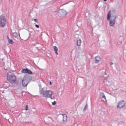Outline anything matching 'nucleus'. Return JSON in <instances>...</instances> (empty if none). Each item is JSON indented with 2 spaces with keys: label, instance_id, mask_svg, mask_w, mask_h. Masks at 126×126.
Wrapping results in <instances>:
<instances>
[{
  "label": "nucleus",
  "instance_id": "7",
  "mask_svg": "<svg viewBox=\"0 0 126 126\" xmlns=\"http://www.w3.org/2000/svg\"><path fill=\"white\" fill-rule=\"evenodd\" d=\"M22 73H28V74H33L32 71L28 69V68L23 69L22 70Z\"/></svg>",
  "mask_w": 126,
  "mask_h": 126
},
{
  "label": "nucleus",
  "instance_id": "21",
  "mask_svg": "<svg viewBox=\"0 0 126 126\" xmlns=\"http://www.w3.org/2000/svg\"><path fill=\"white\" fill-rule=\"evenodd\" d=\"M5 87H6V88H8V87H9V85H8L7 86H5Z\"/></svg>",
  "mask_w": 126,
  "mask_h": 126
},
{
  "label": "nucleus",
  "instance_id": "5",
  "mask_svg": "<svg viewBox=\"0 0 126 126\" xmlns=\"http://www.w3.org/2000/svg\"><path fill=\"white\" fill-rule=\"evenodd\" d=\"M28 78L25 76L22 80V84L24 87H26L28 85Z\"/></svg>",
  "mask_w": 126,
  "mask_h": 126
},
{
  "label": "nucleus",
  "instance_id": "6",
  "mask_svg": "<svg viewBox=\"0 0 126 126\" xmlns=\"http://www.w3.org/2000/svg\"><path fill=\"white\" fill-rule=\"evenodd\" d=\"M125 105H126V103H125V101H124V100L120 101L118 103V105L117 106V108L118 109H122V108H123V107H124L125 106Z\"/></svg>",
  "mask_w": 126,
  "mask_h": 126
},
{
  "label": "nucleus",
  "instance_id": "4",
  "mask_svg": "<svg viewBox=\"0 0 126 126\" xmlns=\"http://www.w3.org/2000/svg\"><path fill=\"white\" fill-rule=\"evenodd\" d=\"M6 21L5 20V16L4 15H1L0 16V27H3L5 26Z\"/></svg>",
  "mask_w": 126,
  "mask_h": 126
},
{
  "label": "nucleus",
  "instance_id": "25",
  "mask_svg": "<svg viewBox=\"0 0 126 126\" xmlns=\"http://www.w3.org/2000/svg\"><path fill=\"white\" fill-rule=\"evenodd\" d=\"M4 85H5H5H6V84H4Z\"/></svg>",
  "mask_w": 126,
  "mask_h": 126
},
{
  "label": "nucleus",
  "instance_id": "3",
  "mask_svg": "<svg viewBox=\"0 0 126 126\" xmlns=\"http://www.w3.org/2000/svg\"><path fill=\"white\" fill-rule=\"evenodd\" d=\"M7 80L10 83H14L16 81V76L14 73L9 72L6 74Z\"/></svg>",
  "mask_w": 126,
  "mask_h": 126
},
{
  "label": "nucleus",
  "instance_id": "23",
  "mask_svg": "<svg viewBox=\"0 0 126 126\" xmlns=\"http://www.w3.org/2000/svg\"><path fill=\"white\" fill-rule=\"evenodd\" d=\"M110 64L112 65L113 64V62L110 63Z\"/></svg>",
  "mask_w": 126,
  "mask_h": 126
},
{
  "label": "nucleus",
  "instance_id": "19",
  "mask_svg": "<svg viewBox=\"0 0 126 126\" xmlns=\"http://www.w3.org/2000/svg\"><path fill=\"white\" fill-rule=\"evenodd\" d=\"M34 21L35 22H38V20H37L36 19H35L34 20Z\"/></svg>",
  "mask_w": 126,
  "mask_h": 126
},
{
  "label": "nucleus",
  "instance_id": "16",
  "mask_svg": "<svg viewBox=\"0 0 126 126\" xmlns=\"http://www.w3.org/2000/svg\"><path fill=\"white\" fill-rule=\"evenodd\" d=\"M29 109L28 108V105L26 106V111H28Z\"/></svg>",
  "mask_w": 126,
  "mask_h": 126
},
{
  "label": "nucleus",
  "instance_id": "10",
  "mask_svg": "<svg viewBox=\"0 0 126 126\" xmlns=\"http://www.w3.org/2000/svg\"><path fill=\"white\" fill-rule=\"evenodd\" d=\"M7 40H8V42L9 44H13V43H14L13 40L12 39L9 38V37L8 36H7Z\"/></svg>",
  "mask_w": 126,
  "mask_h": 126
},
{
  "label": "nucleus",
  "instance_id": "24",
  "mask_svg": "<svg viewBox=\"0 0 126 126\" xmlns=\"http://www.w3.org/2000/svg\"><path fill=\"white\" fill-rule=\"evenodd\" d=\"M104 1H107V0H104Z\"/></svg>",
  "mask_w": 126,
  "mask_h": 126
},
{
  "label": "nucleus",
  "instance_id": "22",
  "mask_svg": "<svg viewBox=\"0 0 126 126\" xmlns=\"http://www.w3.org/2000/svg\"><path fill=\"white\" fill-rule=\"evenodd\" d=\"M50 85H52V82H51V81L50 82Z\"/></svg>",
  "mask_w": 126,
  "mask_h": 126
},
{
  "label": "nucleus",
  "instance_id": "18",
  "mask_svg": "<svg viewBox=\"0 0 126 126\" xmlns=\"http://www.w3.org/2000/svg\"><path fill=\"white\" fill-rule=\"evenodd\" d=\"M35 27H36V28H39V25H35Z\"/></svg>",
  "mask_w": 126,
  "mask_h": 126
},
{
  "label": "nucleus",
  "instance_id": "2",
  "mask_svg": "<svg viewBox=\"0 0 126 126\" xmlns=\"http://www.w3.org/2000/svg\"><path fill=\"white\" fill-rule=\"evenodd\" d=\"M39 93L40 95H42V97L45 98H51V99H53V91L51 90H44V89H42L40 91Z\"/></svg>",
  "mask_w": 126,
  "mask_h": 126
},
{
  "label": "nucleus",
  "instance_id": "15",
  "mask_svg": "<svg viewBox=\"0 0 126 126\" xmlns=\"http://www.w3.org/2000/svg\"><path fill=\"white\" fill-rule=\"evenodd\" d=\"M56 104H57V102H56L55 101L53 102H52V105L53 106H55V105H56Z\"/></svg>",
  "mask_w": 126,
  "mask_h": 126
},
{
  "label": "nucleus",
  "instance_id": "17",
  "mask_svg": "<svg viewBox=\"0 0 126 126\" xmlns=\"http://www.w3.org/2000/svg\"><path fill=\"white\" fill-rule=\"evenodd\" d=\"M63 14L64 15H66L67 14V13L65 11H63Z\"/></svg>",
  "mask_w": 126,
  "mask_h": 126
},
{
  "label": "nucleus",
  "instance_id": "9",
  "mask_svg": "<svg viewBox=\"0 0 126 126\" xmlns=\"http://www.w3.org/2000/svg\"><path fill=\"white\" fill-rule=\"evenodd\" d=\"M95 61L96 63H100V61H101V58L99 57H96L95 58Z\"/></svg>",
  "mask_w": 126,
  "mask_h": 126
},
{
  "label": "nucleus",
  "instance_id": "8",
  "mask_svg": "<svg viewBox=\"0 0 126 126\" xmlns=\"http://www.w3.org/2000/svg\"><path fill=\"white\" fill-rule=\"evenodd\" d=\"M63 123H65V122H66V121H67V116H66V114H63Z\"/></svg>",
  "mask_w": 126,
  "mask_h": 126
},
{
  "label": "nucleus",
  "instance_id": "20",
  "mask_svg": "<svg viewBox=\"0 0 126 126\" xmlns=\"http://www.w3.org/2000/svg\"><path fill=\"white\" fill-rule=\"evenodd\" d=\"M55 53H56V55H59V53H58V51H55Z\"/></svg>",
  "mask_w": 126,
  "mask_h": 126
},
{
  "label": "nucleus",
  "instance_id": "13",
  "mask_svg": "<svg viewBox=\"0 0 126 126\" xmlns=\"http://www.w3.org/2000/svg\"><path fill=\"white\" fill-rule=\"evenodd\" d=\"M13 37H15V38H17V37H18V34L16 32H14L13 33Z\"/></svg>",
  "mask_w": 126,
  "mask_h": 126
},
{
  "label": "nucleus",
  "instance_id": "14",
  "mask_svg": "<svg viewBox=\"0 0 126 126\" xmlns=\"http://www.w3.org/2000/svg\"><path fill=\"white\" fill-rule=\"evenodd\" d=\"M53 49L55 52H58V47L57 46H54Z\"/></svg>",
  "mask_w": 126,
  "mask_h": 126
},
{
  "label": "nucleus",
  "instance_id": "1",
  "mask_svg": "<svg viewBox=\"0 0 126 126\" xmlns=\"http://www.w3.org/2000/svg\"><path fill=\"white\" fill-rule=\"evenodd\" d=\"M107 19L110 21V26H114L116 23V14H115V12H112V13L111 11H109L107 14Z\"/></svg>",
  "mask_w": 126,
  "mask_h": 126
},
{
  "label": "nucleus",
  "instance_id": "12",
  "mask_svg": "<svg viewBox=\"0 0 126 126\" xmlns=\"http://www.w3.org/2000/svg\"><path fill=\"white\" fill-rule=\"evenodd\" d=\"M100 96H101V98H103V99H106V96L104 94V93H101L100 94Z\"/></svg>",
  "mask_w": 126,
  "mask_h": 126
},
{
  "label": "nucleus",
  "instance_id": "11",
  "mask_svg": "<svg viewBox=\"0 0 126 126\" xmlns=\"http://www.w3.org/2000/svg\"><path fill=\"white\" fill-rule=\"evenodd\" d=\"M77 46H80V45H81V40L79 39L77 40Z\"/></svg>",
  "mask_w": 126,
  "mask_h": 126
}]
</instances>
